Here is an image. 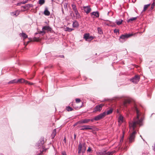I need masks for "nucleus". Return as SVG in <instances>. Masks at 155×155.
Returning <instances> with one entry per match:
<instances>
[{"label": "nucleus", "mask_w": 155, "mask_h": 155, "mask_svg": "<svg viewBox=\"0 0 155 155\" xmlns=\"http://www.w3.org/2000/svg\"><path fill=\"white\" fill-rule=\"evenodd\" d=\"M129 127L130 131H133L130 135L129 138V142L130 143H132L134 140L135 135L136 134V121H134L133 122L129 123Z\"/></svg>", "instance_id": "obj_1"}, {"label": "nucleus", "mask_w": 155, "mask_h": 155, "mask_svg": "<svg viewBox=\"0 0 155 155\" xmlns=\"http://www.w3.org/2000/svg\"><path fill=\"white\" fill-rule=\"evenodd\" d=\"M136 125L138 124L140 126L143 124V115L141 114L138 110L136 107Z\"/></svg>", "instance_id": "obj_2"}, {"label": "nucleus", "mask_w": 155, "mask_h": 155, "mask_svg": "<svg viewBox=\"0 0 155 155\" xmlns=\"http://www.w3.org/2000/svg\"><path fill=\"white\" fill-rule=\"evenodd\" d=\"M44 143V137H41L38 141L36 145L39 148L42 147V150H40V153L37 154V155H41L42 153L46 150V149H45V147L43 146Z\"/></svg>", "instance_id": "obj_3"}, {"label": "nucleus", "mask_w": 155, "mask_h": 155, "mask_svg": "<svg viewBox=\"0 0 155 155\" xmlns=\"http://www.w3.org/2000/svg\"><path fill=\"white\" fill-rule=\"evenodd\" d=\"M135 34L133 33H126L124 35H122L120 37L119 41L120 42L123 43L128 38L132 36H135Z\"/></svg>", "instance_id": "obj_4"}, {"label": "nucleus", "mask_w": 155, "mask_h": 155, "mask_svg": "<svg viewBox=\"0 0 155 155\" xmlns=\"http://www.w3.org/2000/svg\"><path fill=\"white\" fill-rule=\"evenodd\" d=\"M105 116L106 113L105 111L96 116L93 118L92 119H89V122H93L94 120L96 121L98 120L103 118Z\"/></svg>", "instance_id": "obj_5"}, {"label": "nucleus", "mask_w": 155, "mask_h": 155, "mask_svg": "<svg viewBox=\"0 0 155 155\" xmlns=\"http://www.w3.org/2000/svg\"><path fill=\"white\" fill-rule=\"evenodd\" d=\"M51 29V28L49 26H44L42 28V31H40L39 33L43 35L45 34V31H50Z\"/></svg>", "instance_id": "obj_6"}, {"label": "nucleus", "mask_w": 155, "mask_h": 155, "mask_svg": "<svg viewBox=\"0 0 155 155\" xmlns=\"http://www.w3.org/2000/svg\"><path fill=\"white\" fill-rule=\"evenodd\" d=\"M84 38L86 41H91L94 38L92 36L90 35L89 33H86L84 34Z\"/></svg>", "instance_id": "obj_7"}, {"label": "nucleus", "mask_w": 155, "mask_h": 155, "mask_svg": "<svg viewBox=\"0 0 155 155\" xmlns=\"http://www.w3.org/2000/svg\"><path fill=\"white\" fill-rule=\"evenodd\" d=\"M114 152V151L110 152H107L106 150H104L101 151L99 152V153L100 155H112Z\"/></svg>", "instance_id": "obj_8"}, {"label": "nucleus", "mask_w": 155, "mask_h": 155, "mask_svg": "<svg viewBox=\"0 0 155 155\" xmlns=\"http://www.w3.org/2000/svg\"><path fill=\"white\" fill-rule=\"evenodd\" d=\"M80 127L81 128L80 129L81 130H92V126L89 125H84L81 126Z\"/></svg>", "instance_id": "obj_9"}, {"label": "nucleus", "mask_w": 155, "mask_h": 155, "mask_svg": "<svg viewBox=\"0 0 155 155\" xmlns=\"http://www.w3.org/2000/svg\"><path fill=\"white\" fill-rule=\"evenodd\" d=\"M91 16L93 18H98L99 16V12L98 11L93 12L91 13Z\"/></svg>", "instance_id": "obj_10"}, {"label": "nucleus", "mask_w": 155, "mask_h": 155, "mask_svg": "<svg viewBox=\"0 0 155 155\" xmlns=\"http://www.w3.org/2000/svg\"><path fill=\"white\" fill-rule=\"evenodd\" d=\"M83 10L87 14L90 13L91 11V8L89 5L83 6Z\"/></svg>", "instance_id": "obj_11"}, {"label": "nucleus", "mask_w": 155, "mask_h": 155, "mask_svg": "<svg viewBox=\"0 0 155 155\" xmlns=\"http://www.w3.org/2000/svg\"><path fill=\"white\" fill-rule=\"evenodd\" d=\"M104 106V105L102 104L96 106L94 108V110L95 111H100L102 109V107Z\"/></svg>", "instance_id": "obj_12"}, {"label": "nucleus", "mask_w": 155, "mask_h": 155, "mask_svg": "<svg viewBox=\"0 0 155 155\" xmlns=\"http://www.w3.org/2000/svg\"><path fill=\"white\" fill-rule=\"evenodd\" d=\"M81 124H87L89 123V119L85 118L80 120Z\"/></svg>", "instance_id": "obj_13"}, {"label": "nucleus", "mask_w": 155, "mask_h": 155, "mask_svg": "<svg viewBox=\"0 0 155 155\" xmlns=\"http://www.w3.org/2000/svg\"><path fill=\"white\" fill-rule=\"evenodd\" d=\"M17 81H18V82H20L21 83L25 82L29 84H33V83L28 82V81H26L22 78H21L17 80Z\"/></svg>", "instance_id": "obj_14"}, {"label": "nucleus", "mask_w": 155, "mask_h": 155, "mask_svg": "<svg viewBox=\"0 0 155 155\" xmlns=\"http://www.w3.org/2000/svg\"><path fill=\"white\" fill-rule=\"evenodd\" d=\"M123 117L120 115L119 116L118 119V122L119 123V125H120L123 122Z\"/></svg>", "instance_id": "obj_15"}, {"label": "nucleus", "mask_w": 155, "mask_h": 155, "mask_svg": "<svg viewBox=\"0 0 155 155\" xmlns=\"http://www.w3.org/2000/svg\"><path fill=\"white\" fill-rule=\"evenodd\" d=\"M79 24L77 21H74L73 22L72 24L73 27L74 28H77L79 26Z\"/></svg>", "instance_id": "obj_16"}, {"label": "nucleus", "mask_w": 155, "mask_h": 155, "mask_svg": "<svg viewBox=\"0 0 155 155\" xmlns=\"http://www.w3.org/2000/svg\"><path fill=\"white\" fill-rule=\"evenodd\" d=\"M82 148V144L81 143H80L78 147V153L80 154L81 153V148Z\"/></svg>", "instance_id": "obj_17"}, {"label": "nucleus", "mask_w": 155, "mask_h": 155, "mask_svg": "<svg viewBox=\"0 0 155 155\" xmlns=\"http://www.w3.org/2000/svg\"><path fill=\"white\" fill-rule=\"evenodd\" d=\"M86 150V147L84 144H82V148H81V153L82 155L85 153Z\"/></svg>", "instance_id": "obj_18"}, {"label": "nucleus", "mask_w": 155, "mask_h": 155, "mask_svg": "<svg viewBox=\"0 0 155 155\" xmlns=\"http://www.w3.org/2000/svg\"><path fill=\"white\" fill-rule=\"evenodd\" d=\"M44 14L46 16H49L50 15V12L48 11L47 8H45L44 11Z\"/></svg>", "instance_id": "obj_19"}, {"label": "nucleus", "mask_w": 155, "mask_h": 155, "mask_svg": "<svg viewBox=\"0 0 155 155\" xmlns=\"http://www.w3.org/2000/svg\"><path fill=\"white\" fill-rule=\"evenodd\" d=\"M136 20V17H132L128 19L127 20V22L129 23H132L133 21Z\"/></svg>", "instance_id": "obj_20"}, {"label": "nucleus", "mask_w": 155, "mask_h": 155, "mask_svg": "<svg viewBox=\"0 0 155 155\" xmlns=\"http://www.w3.org/2000/svg\"><path fill=\"white\" fill-rule=\"evenodd\" d=\"M123 21L121 19H119L118 20H116L115 22L117 25H120L122 23Z\"/></svg>", "instance_id": "obj_21"}, {"label": "nucleus", "mask_w": 155, "mask_h": 155, "mask_svg": "<svg viewBox=\"0 0 155 155\" xmlns=\"http://www.w3.org/2000/svg\"><path fill=\"white\" fill-rule=\"evenodd\" d=\"M19 14V12L16 11L14 12L11 13V14L12 15H15L16 16H17Z\"/></svg>", "instance_id": "obj_22"}, {"label": "nucleus", "mask_w": 155, "mask_h": 155, "mask_svg": "<svg viewBox=\"0 0 155 155\" xmlns=\"http://www.w3.org/2000/svg\"><path fill=\"white\" fill-rule=\"evenodd\" d=\"M21 35V36L23 38V39H24L28 38V35L25 33L22 32L20 34Z\"/></svg>", "instance_id": "obj_23"}, {"label": "nucleus", "mask_w": 155, "mask_h": 155, "mask_svg": "<svg viewBox=\"0 0 155 155\" xmlns=\"http://www.w3.org/2000/svg\"><path fill=\"white\" fill-rule=\"evenodd\" d=\"M113 109L111 108L109 110H107L106 112H105L106 115H108L111 114L113 112Z\"/></svg>", "instance_id": "obj_24"}, {"label": "nucleus", "mask_w": 155, "mask_h": 155, "mask_svg": "<svg viewBox=\"0 0 155 155\" xmlns=\"http://www.w3.org/2000/svg\"><path fill=\"white\" fill-rule=\"evenodd\" d=\"M56 134V130L54 129L51 135V137L52 138H54Z\"/></svg>", "instance_id": "obj_25"}, {"label": "nucleus", "mask_w": 155, "mask_h": 155, "mask_svg": "<svg viewBox=\"0 0 155 155\" xmlns=\"http://www.w3.org/2000/svg\"><path fill=\"white\" fill-rule=\"evenodd\" d=\"M65 29L66 31H68V32H71L74 30L73 28H70L68 27H66V28H65Z\"/></svg>", "instance_id": "obj_26"}, {"label": "nucleus", "mask_w": 155, "mask_h": 155, "mask_svg": "<svg viewBox=\"0 0 155 155\" xmlns=\"http://www.w3.org/2000/svg\"><path fill=\"white\" fill-rule=\"evenodd\" d=\"M131 81L134 83H136V75H134L133 78H131L130 79Z\"/></svg>", "instance_id": "obj_27"}, {"label": "nucleus", "mask_w": 155, "mask_h": 155, "mask_svg": "<svg viewBox=\"0 0 155 155\" xmlns=\"http://www.w3.org/2000/svg\"><path fill=\"white\" fill-rule=\"evenodd\" d=\"M45 3V0H39L38 2V3L40 5H41L44 4Z\"/></svg>", "instance_id": "obj_28"}, {"label": "nucleus", "mask_w": 155, "mask_h": 155, "mask_svg": "<svg viewBox=\"0 0 155 155\" xmlns=\"http://www.w3.org/2000/svg\"><path fill=\"white\" fill-rule=\"evenodd\" d=\"M150 5V4H148L145 5L144 6L143 9V11H145L148 8L149 6Z\"/></svg>", "instance_id": "obj_29"}, {"label": "nucleus", "mask_w": 155, "mask_h": 155, "mask_svg": "<svg viewBox=\"0 0 155 155\" xmlns=\"http://www.w3.org/2000/svg\"><path fill=\"white\" fill-rule=\"evenodd\" d=\"M130 102V100H127L125 101L124 103V105L125 107L126 106V104L127 103L129 104Z\"/></svg>", "instance_id": "obj_30"}, {"label": "nucleus", "mask_w": 155, "mask_h": 155, "mask_svg": "<svg viewBox=\"0 0 155 155\" xmlns=\"http://www.w3.org/2000/svg\"><path fill=\"white\" fill-rule=\"evenodd\" d=\"M71 6L73 8V11H76L77 10L76 5L74 4H72L71 5Z\"/></svg>", "instance_id": "obj_31"}, {"label": "nucleus", "mask_w": 155, "mask_h": 155, "mask_svg": "<svg viewBox=\"0 0 155 155\" xmlns=\"http://www.w3.org/2000/svg\"><path fill=\"white\" fill-rule=\"evenodd\" d=\"M17 80L16 79H14L13 80H12L10 81L8 83L9 84H13L15 83H18V81H17Z\"/></svg>", "instance_id": "obj_32"}, {"label": "nucleus", "mask_w": 155, "mask_h": 155, "mask_svg": "<svg viewBox=\"0 0 155 155\" xmlns=\"http://www.w3.org/2000/svg\"><path fill=\"white\" fill-rule=\"evenodd\" d=\"M66 109L68 111H71L73 110V109L72 107L69 106L67 107Z\"/></svg>", "instance_id": "obj_33"}, {"label": "nucleus", "mask_w": 155, "mask_h": 155, "mask_svg": "<svg viewBox=\"0 0 155 155\" xmlns=\"http://www.w3.org/2000/svg\"><path fill=\"white\" fill-rule=\"evenodd\" d=\"M97 29L99 33L100 34L102 33V31L101 28L98 27L97 28Z\"/></svg>", "instance_id": "obj_34"}, {"label": "nucleus", "mask_w": 155, "mask_h": 155, "mask_svg": "<svg viewBox=\"0 0 155 155\" xmlns=\"http://www.w3.org/2000/svg\"><path fill=\"white\" fill-rule=\"evenodd\" d=\"M81 17V15L79 14H78L76 15V19H79Z\"/></svg>", "instance_id": "obj_35"}, {"label": "nucleus", "mask_w": 155, "mask_h": 155, "mask_svg": "<svg viewBox=\"0 0 155 155\" xmlns=\"http://www.w3.org/2000/svg\"><path fill=\"white\" fill-rule=\"evenodd\" d=\"M78 124H81L80 120H79V121L77 122L76 123H75L73 125V126L74 127H75V126H76V125H77Z\"/></svg>", "instance_id": "obj_36"}, {"label": "nucleus", "mask_w": 155, "mask_h": 155, "mask_svg": "<svg viewBox=\"0 0 155 155\" xmlns=\"http://www.w3.org/2000/svg\"><path fill=\"white\" fill-rule=\"evenodd\" d=\"M114 33H119V30L118 29H115L114 30Z\"/></svg>", "instance_id": "obj_37"}, {"label": "nucleus", "mask_w": 155, "mask_h": 155, "mask_svg": "<svg viewBox=\"0 0 155 155\" xmlns=\"http://www.w3.org/2000/svg\"><path fill=\"white\" fill-rule=\"evenodd\" d=\"M81 101V100L79 98H77L76 99V102L77 103H79Z\"/></svg>", "instance_id": "obj_38"}, {"label": "nucleus", "mask_w": 155, "mask_h": 155, "mask_svg": "<svg viewBox=\"0 0 155 155\" xmlns=\"http://www.w3.org/2000/svg\"><path fill=\"white\" fill-rule=\"evenodd\" d=\"M140 79V77L139 75H136V81H139Z\"/></svg>", "instance_id": "obj_39"}, {"label": "nucleus", "mask_w": 155, "mask_h": 155, "mask_svg": "<svg viewBox=\"0 0 155 155\" xmlns=\"http://www.w3.org/2000/svg\"><path fill=\"white\" fill-rule=\"evenodd\" d=\"M62 155H67L65 151H63L61 152Z\"/></svg>", "instance_id": "obj_40"}, {"label": "nucleus", "mask_w": 155, "mask_h": 155, "mask_svg": "<svg viewBox=\"0 0 155 155\" xmlns=\"http://www.w3.org/2000/svg\"><path fill=\"white\" fill-rule=\"evenodd\" d=\"M155 5V3L153 2L151 5V8L152 9L153 8Z\"/></svg>", "instance_id": "obj_41"}, {"label": "nucleus", "mask_w": 155, "mask_h": 155, "mask_svg": "<svg viewBox=\"0 0 155 155\" xmlns=\"http://www.w3.org/2000/svg\"><path fill=\"white\" fill-rule=\"evenodd\" d=\"M28 1V0H25V1L22 2H22V4H25V3H26Z\"/></svg>", "instance_id": "obj_42"}, {"label": "nucleus", "mask_w": 155, "mask_h": 155, "mask_svg": "<svg viewBox=\"0 0 155 155\" xmlns=\"http://www.w3.org/2000/svg\"><path fill=\"white\" fill-rule=\"evenodd\" d=\"M92 150L90 147H89L88 149L87 150V151L88 152H90Z\"/></svg>", "instance_id": "obj_43"}, {"label": "nucleus", "mask_w": 155, "mask_h": 155, "mask_svg": "<svg viewBox=\"0 0 155 155\" xmlns=\"http://www.w3.org/2000/svg\"><path fill=\"white\" fill-rule=\"evenodd\" d=\"M74 12L76 15L79 13L78 10L74 11Z\"/></svg>", "instance_id": "obj_44"}, {"label": "nucleus", "mask_w": 155, "mask_h": 155, "mask_svg": "<svg viewBox=\"0 0 155 155\" xmlns=\"http://www.w3.org/2000/svg\"><path fill=\"white\" fill-rule=\"evenodd\" d=\"M22 4V2H19V3H18L17 4V6H20L21 5V4Z\"/></svg>", "instance_id": "obj_45"}, {"label": "nucleus", "mask_w": 155, "mask_h": 155, "mask_svg": "<svg viewBox=\"0 0 155 155\" xmlns=\"http://www.w3.org/2000/svg\"><path fill=\"white\" fill-rule=\"evenodd\" d=\"M31 4H27L25 5V6H26V7H30L31 6Z\"/></svg>", "instance_id": "obj_46"}, {"label": "nucleus", "mask_w": 155, "mask_h": 155, "mask_svg": "<svg viewBox=\"0 0 155 155\" xmlns=\"http://www.w3.org/2000/svg\"><path fill=\"white\" fill-rule=\"evenodd\" d=\"M76 134H74V140L76 139Z\"/></svg>", "instance_id": "obj_47"}, {"label": "nucleus", "mask_w": 155, "mask_h": 155, "mask_svg": "<svg viewBox=\"0 0 155 155\" xmlns=\"http://www.w3.org/2000/svg\"><path fill=\"white\" fill-rule=\"evenodd\" d=\"M63 141L65 143L66 142V138L65 137H64V140H63Z\"/></svg>", "instance_id": "obj_48"}, {"label": "nucleus", "mask_w": 155, "mask_h": 155, "mask_svg": "<svg viewBox=\"0 0 155 155\" xmlns=\"http://www.w3.org/2000/svg\"><path fill=\"white\" fill-rule=\"evenodd\" d=\"M123 139H122V138L120 140V143H121L123 142Z\"/></svg>", "instance_id": "obj_49"}, {"label": "nucleus", "mask_w": 155, "mask_h": 155, "mask_svg": "<svg viewBox=\"0 0 155 155\" xmlns=\"http://www.w3.org/2000/svg\"><path fill=\"white\" fill-rule=\"evenodd\" d=\"M21 7L23 8L24 9H26V6H25H25H22Z\"/></svg>", "instance_id": "obj_50"}, {"label": "nucleus", "mask_w": 155, "mask_h": 155, "mask_svg": "<svg viewBox=\"0 0 155 155\" xmlns=\"http://www.w3.org/2000/svg\"><path fill=\"white\" fill-rule=\"evenodd\" d=\"M123 134H124V132H123ZM124 134H123V136L121 138H122V139H124Z\"/></svg>", "instance_id": "obj_51"}, {"label": "nucleus", "mask_w": 155, "mask_h": 155, "mask_svg": "<svg viewBox=\"0 0 155 155\" xmlns=\"http://www.w3.org/2000/svg\"><path fill=\"white\" fill-rule=\"evenodd\" d=\"M64 8H66L67 7V5H64Z\"/></svg>", "instance_id": "obj_52"}, {"label": "nucleus", "mask_w": 155, "mask_h": 155, "mask_svg": "<svg viewBox=\"0 0 155 155\" xmlns=\"http://www.w3.org/2000/svg\"><path fill=\"white\" fill-rule=\"evenodd\" d=\"M62 12L63 13H64V11H63V8L62 7Z\"/></svg>", "instance_id": "obj_53"}, {"label": "nucleus", "mask_w": 155, "mask_h": 155, "mask_svg": "<svg viewBox=\"0 0 155 155\" xmlns=\"http://www.w3.org/2000/svg\"><path fill=\"white\" fill-rule=\"evenodd\" d=\"M60 57L61 58H64V56L63 55H61L60 56Z\"/></svg>", "instance_id": "obj_54"}, {"label": "nucleus", "mask_w": 155, "mask_h": 155, "mask_svg": "<svg viewBox=\"0 0 155 155\" xmlns=\"http://www.w3.org/2000/svg\"><path fill=\"white\" fill-rule=\"evenodd\" d=\"M119 110H117V113H119Z\"/></svg>", "instance_id": "obj_55"}, {"label": "nucleus", "mask_w": 155, "mask_h": 155, "mask_svg": "<svg viewBox=\"0 0 155 155\" xmlns=\"http://www.w3.org/2000/svg\"><path fill=\"white\" fill-rule=\"evenodd\" d=\"M39 32H40V31L38 32V33H35V34H39Z\"/></svg>", "instance_id": "obj_56"}, {"label": "nucleus", "mask_w": 155, "mask_h": 155, "mask_svg": "<svg viewBox=\"0 0 155 155\" xmlns=\"http://www.w3.org/2000/svg\"><path fill=\"white\" fill-rule=\"evenodd\" d=\"M153 2H154V3H155V0H154Z\"/></svg>", "instance_id": "obj_57"}, {"label": "nucleus", "mask_w": 155, "mask_h": 155, "mask_svg": "<svg viewBox=\"0 0 155 155\" xmlns=\"http://www.w3.org/2000/svg\"><path fill=\"white\" fill-rule=\"evenodd\" d=\"M136 68H137V65H136Z\"/></svg>", "instance_id": "obj_58"}, {"label": "nucleus", "mask_w": 155, "mask_h": 155, "mask_svg": "<svg viewBox=\"0 0 155 155\" xmlns=\"http://www.w3.org/2000/svg\"><path fill=\"white\" fill-rule=\"evenodd\" d=\"M154 149V151H155V149Z\"/></svg>", "instance_id": "obj_59"}, {"label": "nucleus", "mask_w": 155, "mask_h": 155, "mask_svg": "<svg viewBox=\"0 0 155 155\" xmlns=\"http://www.w3.org/2000/svg\"><path fill=\"white\" fill-rule=\"evenodd\" d=\"M134 1L135 2L136 1V0H135Z\"/></svg>", "instance_id": "obj_60"}, {"label": "nucleus", "mask_w": 155, "mask_h": 155, "mask_svg": "<svg viewBox=\"0 0 155 155\" xmlns=\"http://www.w3.org/2000/svg\"><path fill=\"white\" fill-rule=\"evenodd\" d=\"M74 1H75L76 0H73Z\"/></svg>", "instance_id": "obj_61"}, {"label": "nucleus", "mask_w": 155, "mask_h": 155, "mask_svg": "<svg viewBox=\"0 0 155 155\" xmlns=\"http://www.w3.org/2000/svg\"><path fill=\"white\" fill-rule=\"evenodd\" d=\"M52 1H53V0H52Z\"/></svg>", "instance_id": "obj_62"}]
</instances>
